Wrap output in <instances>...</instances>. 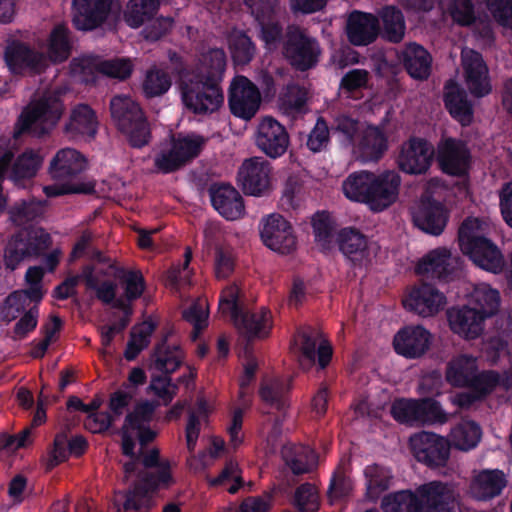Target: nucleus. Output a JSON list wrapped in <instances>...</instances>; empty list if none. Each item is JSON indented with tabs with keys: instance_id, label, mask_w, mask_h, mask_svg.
I'll use <instances>...</instances> for the list:
<instances>
[{
	"instance_id": "8",
	"label": "nucleus",
	"mask_w": 512,
	"mask_h": 512,
	"mask_svg": "<svg viewBox=\"0 0 512 512\" xmlns=\"http://www.w3.org/2000/svg\"><path fill=\"white\" fill-rule=\"evenodd\" d=\"M110 112L118 130L132 148H143L151 140L150 123L139 103L129 96L116 95L110 101Z\"/></svg>"
},
{
	"instance_id": "5",
	"label": "nucleus",
	"mask_w": 512,
	"mask_h": 512,
	"mask_svg": "<svg viewBox=\"0 0 512 512\" xmlns=\"http://www.w3.org/2000/svg\"><path fill=\"white\" fill-rule=\"evenodd\" d=\"M488 225L480 218L467 217L458 230V243L464 255L479 268L498 274L505 266L498 246L485 234Z\"/></svg>"
},
{
	"instance_id": "3",
	"label": "nucleus",
	"mask_w": 512,
	"mask_h": 512,
	"mask_svg": "<svg viewBox=\"0 0 512 512\" xmlns=\"http://www.w3.org/2000/svg\"><path fill=\"white\" fill-rule=\"evenodd\" d=\"M51 245L52 237L43 228L31 226L20 229L5 246V267L14 271L22 262L44 256L43 264L49 272H53L60 262L61 251L55 249L45 255Z\"/></svg>"
},
{
	"instance_id": "39",
	"label": "nucleus",
	"mask_w": 512,
	"mask_h": 512,
	"mask_svg": "<svg viewBox=\"0 0 512 512\" xmlns=\"http://www.w3.org/2000/svg\"><path fill=\"white\" fill-rule=\"evenodd\" d=\"M475 372L474 361L467 355H461L448 363L446 380L454 387H470Z\"/></svg>"
},
{
	"instance_id": "55",
	"label": "nucleus",
	"mask_w": 512,
	"mask_h": 512,
	"mask_svg": "<svg viewBox=\"0 0 512 512\" xmlns=\"http://www.w3.org/2000/svg\"><path fill=\"white\" fill-rule=\"evenodd\" d=\"M508 385L507 379H502L501 374L495 370H487L474 374L470 387L482 396L492 393L498 386Z\"/></svg>"
},
{
	"instance_id": "56",
	"label": "nucleus",
	"mask_w": 512,
	"mask_h": 512,
	"mask_svg": "<svg viewBox=\"0 0 512 512\" xmlns=\"http://www.w3.org/2000/svg\"><path fill=\"white\" fill-rule=\"evenodd\" d=\"M391 416L400 424L417 425V399L399 398L390 409Z\"/></svg>"
},
{
	"instance_id": "53",
	"label": "nucleus",
	"mask_w": 512,
	"mask_h": 512,
	"mask_svg": "<svg viewBox=\"0 0 512 512\" xmlns=\"http://www.w3.org/2000/svg\"><path fill=\"white\" fill-rule=\"evenodd\" d=\"M6 64H42L46 57L20 43L10 44L5 52Z\"/></svg>"
},
{
	"instance_id": "7",
	"label": "nucleus",
	"mask_w": 512,
	"mask_h": 512,
	"mask_svg": "<svg viewBox=\"0 0 512 512\" xmlns=\"http://www.w3.org/2000/svg\"><path fill=\"white\" fill-rule=\"evenodd\" d=\"M64 111V104L55 95H44L28 104L18 116L13 129V138L24 134L35 137L48 135L57 125Z\"/></svg>"
},
{
	"instance_id": "51",
	"label": "nucleus",
	"mask_w": 512,
	"mask_h": 512,
	"mask_svg": "<svg viewBox=\"0 0 512 512\" xmlns=\"http://www.w3.org/2000/svg\"><path fill=\"white\" fill-rule=\"evenodd\" d=\"M229 47L234 64H247L253 59L255 47L244 33L232 32L229 37Z\"/></svg>"
},
{
	"instance_id": "27",
	"label": "nucleus",
	"mask_w": 512,
	"mask_h": 512,
	"mask_svg": "<svg viewBox=\"0 0 512 512\" xmlns=\"http://www.w3.org/2000/svg\"><path fill=\"white\" fill-rule=\"evenodd\" d=\"M447 319L450 329L467 340L478 338L484 331L485 321L468 304L450 308L447 311Z\"/></svg>"
},
{
	"instance_id": "37",
	"label": "nucleus",
	"mask_w": 512,
	"mask_h": 512,
	"mask_svg": "<svg viewBox=\"0 0 512 512\" xmlns=\"http://www.w3.org/2000/svg\"><path fill=\"white\" fill-rule=\"evenodd\" d=\"M366 497L376 502L387 491L393 480L392 471L379 464H371L365 467Z\"/></svg>"
},
{
	"instance_id": "4",
	"label": "nucleus",
	"mask_w": 512,
	"mask_h": 512,
	"mask_svg": "<svg viewBox=\"0 0 512 512\" xmlns=\"http://www.w3.org/2000/svg\"><path fill=\"white\" fill-rule=\"evenodd\" d=\"M87 168V160L83 154L73 148L59 150L52 158L49 174L56 181L44 188L48 197L69 194L92 195L95 193L93 181L82 180V174Z\"/></svg>"
},
{
	"instance_id": "29",
	"label": "nucleus",
	"mask_w": 512,
	"mask_h": 512,
	"mask_svg": "<svg viewBox=\"0 0 512 512\" xmlns=\"http://www.w3.org/2000/svg\"><path fill=\"white\" fill-rule=\"evenodd\" d=\"M298 335L301 342L300 350L304 360L308 362L309 366H312L317 361L319 368L325 369L333 355L331 344L323 340L317 347L321 334L311 327L299 331Z\"/></svg>"
},
{
	"instance_id": "41",
	"label": "nucleus",
	"mask_w": 512,
	"mask_h": 512,
	"mask_svg": "<svg viewBox=\"0 0 512 512\" xmlns=\"http://www.w3.org/2000/svg\"><path fill=\"white\" fill-rule=\"evenodd\" d=\"M207 139L199 134L190 133V134H177L172 135L170 143L180 155V159L186 165L191 162L193 159L197 158L202 152Z\"/></svg>"
},
{
	"instance_id": "43",
	"label": "nucleus",
	"mask_w": 512,
	"mask_h": 512,
	"mask_svg": "<svg viewBox=\"0 0 512 512\" xmlns=\"http://www.w3.org/2000/svg\"><path fill=\"white\" fill-rule=\"evenodd\" d=\"M464 82L469 93L475 98H483L492 92L488 66H464Z\"/></svg>"
},
{
	"instance_id": "17",
	"label": "nucleus",
	"mask_w": 512,
	"mask_h": 512,
	"mask_svg": "<svg viewBox=\"0 0 512 512\" xmlns=\"http://www.w3.org/2000/svg\"><path fill=\"white\" fill-rule=\"evenodd\" d=\"M290 143L286 128L271 116L264 117L257 127L256 145L269 158L285 154Z\"/></svg>"
},
{
	"instance_id": "11",
	"label": "nucleus",
	"mask_w": 512,
	"mask_h": 512,
	"mask_svg": "<svg viewBox=\"0 0 512 512\" xmlns=\"http://www.w3.org/2000/svg\"><path fill=\"white\" fill-rule=\"evenodd\" d=\"M462 261L445 247L435 248L420 258L415 273L427 279L448 283L461 273Z\"/></svg>"
},
{
	"instance_id": "2",
	"label": "nucleus",
	"mask_w": 512,
	"mask_h": 512,
	"mask_svg": "<svg viewBox=\"0 0 512 512\" xmlns=\"http://www.w3.org/2000/svg\"><path fill=\"white\" fill-rule=\"evenodd\" d=\"M385 512H455V494L451 484L430 481L412 490L389 493L382 499Z\"/></svg>"
},
{
	"instance_id": "62",
	"label": "nucleus",
	"mask_w": 512,
	"mask_h": 512,
	"mask_svg": "<svg viewBox=\"0 0 512 512\" xmlns=\"http://www.w3.org/2000/svg\"><path fill=\"white\" fill-rule=\"evenodd\" d=\"M483 3L496 21L512 29V0H483Z\"/></svg>"
},
{
	"instance_id": "33",
	"label": "nucleus",
	"mask_w": 512,
	"mask_h": 512,
	"mask_svg": "<svg viewBox=\"0 0 512 512\" xmlns=\"http://www.w3.org/2000/svg\"><path fill=\"white\" fill-rule=\"evenodd\" d=\"M500 303L499 291L485 283L476 285L468 300V305L477 311L484 321L498 313Z\"/></svg>"
},
{
	"instance_id": "6",
	"label": "nucleus",
	"mask_w": 512,
	"mask_h": 512,
	"mask_svg": "<svg viewBox=\"0 0 512 512\" xmlns=\"http://www.w3.org/2000/svg\"><path fill=\"white\" fill-rule=\"evenodd\" d=\"M142 464L147 469L156 468V471L143 474L142 485L126 493L123 506L118 507L117 512H149L152 507L149 491L168 487L172 482L170 463L160 459L158 449H152L143 455Z\"/></svg>"
},
{
	"instance_id": "23",
	"label": "nucleus",
	"mask_w": 512,
	"mask_h": 512,
	"mask_svg": "<svg viewBox=\"0 0 512 512\" xmlns=\"http://www.w3.org/2000/svg\"><path fill=\"white\" fill-rule=\"evenodd\" d=\"M448 219V210L433 197H423L413 213L415 226L433 236H439L444 231Z\"/></svg>"
},
{
	"instance_id": "20",
	"label": "nucleus",
	"mask_w": 512,
	"mask_h": 512,
	"mask_svg": "<svg viewBox=\"0 0 512 512\" xmlns=\"http://www.w3.org/2000/svg\"><path fill=\"white\" fill-rule=\"evenodd\" d=\"M340 252L355 268H362L371 262V249L368 237L354 227L342 228L337 234Z\"/></svg>"
},
{
	"instance_id": "38",
	"label": "nucleus",
	"mask_w": 512,
	"mask_h": 512,
	"mask_svg": "<svg viewBox=\"0 0 512 512\" xmlns=\"http://www.w3.org/2000/svg\"><path fill=\"white\" fill-rule=\"evenodd\" d=\"M289 392L290 385L278 378L263 381L259 388L261 400L280 412L286 410L289 406Z\"/></svg>"
},
{
	"instance_id": "42",
	"label": "nucleus",
	"mask_w": 512,
	"mask_h": 512,
	"mask_svg": "<svg viewBox=\"0 0 512 512\" xmlns=\"http://www.w3.org/2000/svg\"><path fill=\"white\" fill-rule=\"evenodd\" d=\"M481 438V428L474 421H462L450 432V444L458 450L469 451L477 446Z\"/></svg>"
},
{
	"instance_id": "52",
	"label": "nucleus",
	"mask_w": 512,
	"mask_h": 512,
	"mask_svg": "<svg viewBox=\"0 0 512 512\" xmlns=\"http://www.w3.org/2000/svg\"><path fill=\"white\" fill-rule=\"evenodd\" d=\"M293 505L299 512H317L320 508L317 488L309 482L299 485L294 493Z\"/></svg>"
},
{
	"instance_id": "63",
	"label": "nucleus",
	"mask_w": 512,
	"mask_h": 512,
	"mask_svg": "<svg viewBox=\"0 0 512 512\" xmlns=\"http://www.w3.org/2000/svg\"><path fill=\"white\" fill-rule=\"evenodd\" d=\"M330 140L329 128L323 117H319L308 135L306 146L314 153L324 149Z\"/></svg>"
},
{
	"instance_id": "35",
	"label": "nucleus",
	"mask_w": 512,
	"mask_h": 512,
	"mask_svg": "<svg viewBox=\"0 0 512 512\" xmlns=\"http://www.w3.org/2000/svg\"><path fill=\"white\" fill-rule=\"evenodd\" d=\"M98 129V121L94 110L87 104H79L71 111L65 131L71 134L86 135L94 138Z\"/></svg>"
},
{
	"instance_id": "60",
	"label": "nucleus",
	"mask_w": 512,
	"mask_h": 512,
	"mask_svg": "<svg viewBox=\"0 0 512 512\" xmlns=\"http://www.w3.org/2000/svg\"><path fill=\"white\" fill-rule=\"evenodd\" d=\"M155 329L153 323H149L145 329L139 331L138 334H131V339L127 342L124 357L127 361L135 360L143 349L149 345V338Z\"/></svg>"
},
{
	"instance_id": "48",
	"label": "nucleus",
	"mask_w": 512,
	"mask_h": 512,
	"mask_svg": "<svg viewBox=\"0 0 512 512\" xmlns=\"http://www.w3.org/2000/svg\"><path fill=\"white\" fill-rule=\"evenodd\" d=\"M308 93L307 90L298 84H288L280 95L281 108L287 114H302L307 108Z\"/></svg>"
},
{
	"instance_id": "21",
	"label": "nucleus",
	"mask_w": 512,
	"mask_h": 512,
	"mask_svg": "<svg viewBox=\"0 0 512 512\" xmlns=\"http://www.w3.org/2000/svg\"><path fill=\"white\" fill-rule=\"evenodd\" d=\"M431 339V333L423 326L407 325L394 335L393 348L398 355L417 359L427 352Z\"/></svg>"
},
{
	"instance_id": "9",
	"label": "nucleus",
	"mask_w": 512,
	"mask_h": 512,
	"mask_svg": "<svg viewBox=\"0 0 512 512\" xmlns=\"http://www.w3.org/2000/svg\"><path fill=\"white\" fill-rule=\"evenodd\" d=\"M238 297V288L229 287L220 297L219 309L231 314L235 325L249 340L268 337L273 327L271 311L266 307H261L257 312L244 310Z\"/></svg>"
},
{
	"instance_id": "40",
	"label": "nucleus",
	"mask_w": 512,
	"mask_h": 512,
	"mask_svg": "<svg viewBox=\"0 0 512 512\" xmlns=\"http://www.w3.org/2000/svg\"><path fill=\"white\" fill-rule=\"evenodd\" d=\"M42 157L33 149H26L11 163L10 179L14 182L29 180L36 176L42 165Z\"/></svg>"
},
{
	"instance_id": "44",
	"label": "nucleus",
	"mask_w": 512,
	"mask_h": 512,
	"mask_svg": "<svg viewBox=\"0 0 512 512\" xmlns=\"http://www.w3.org/2000/svg\"><path fill=\"white\" fill-rule=\"evenodd\" d=\"M159 0H130L124 11V20L132 28L150 21L156 14Z\"/></svg>"
},
{
	"instance_id": "14",
	"label": "nucleus",
	"mask_w": 512,
	"mask_h": 512,
	"mask_svg": "<svg viewBox=\"0 0 512 512\" xmlns=\"http://www.w3.org/2000/svg\"><path fill=\"white\" fill-rule=\"evenodd\" d=\"M433 156L434 149L428 140L412 136L402 143L397 165L406 174L421 175L431 167Z\"/></svg>"
},
{
	"instance_id": "12",
	"label": "nucleus",
	"mask_w": 512,
	"mask_h": 512,
	"mask_svg": "<svg viewBox=\"0 0 512 512\" xmlns=\"http://www.w3.org/2000/svg\"><path fill=\"white\" fill-rule=\"evenodd\" d=\"M410 448L415 459L429 468L446 466L451 444L448 439L433 432L422 431L410 437Z\"/></svg>"
},
{
	"instance_id": "1",
	"label": "nucleus",
	"mask_w": 512,
	"mask_h": 512,
	"mask_svg": "<svg viewBox=\"0 0 512 512\" xmlns=\"http://www.w3.org/2000/svg\"><path fill=\"white\" fill-rule=\"evenodd\" d=\"M179 67V89L186 109L195 115L216 112L224 102L220 82L225 66Z\"/></svg>"
},
{
	"instance_id": "19",
	"label": "nucleus",
	"mask_w": 512,
	"mask_h": 512,
	"mask_svg": "<svg viewBox=\"0 0 512 512\" xmlns=\"http://www.w3.org/2000/svg\"><path fill=\"white\" fill-rule=\"evenodd\" d=\"M401 181V176L394 170L374 173L368 206L370 210L382 212L394 204L399 196Z\"/></svg>"
},
{
	"instance_id": "16",
	"label": "nucleus",
	"mask_w": 512,
	"mask_h": 512,
	"mask_svg": "<svg viewBox=\"0 0 512 512\" xmlns=\"http://www.w3.org/2000/svg\"><path fill=\"white\" fill-rule=\"evenodd\" d=\"M271 165L260 157L246 159L238 171V183L244 194L263 196L271 187Z\"/></svg>"
},
{
	"instance_id": "30",
	"label": "nucleus",
	"mask_w": 512,
	"mask_h": 512,
	"mask_svg": "<svg viewBox=\"0 0 512 512\" xmlns=\"http://www.w3.org/2000/svg\"><path fill=\"white\" fill-rule=\"evenodd\" d=\"M388 149V139L378 127L368 126L362 133L354 150L362 162H377Z\"/></svg>"
},
{
	"instance_id": "59",
	"label": "nucleus",
	"mask_w": 512,
	"mask_h": 512,
	"mask_svg": "<svg viewBox=\"0 0 512 512\" xmlns=\"http://www.w3.org/2000/svg\"><path fill=\"white\" fill-rule=\"evenodd\" d=\"M173 146L161 149L154 157V166L162 174H170L181 169L185 164L179 157Z\"/></svg>"
},
{
	"instance_id": "47",
	"label": "nucleus",
	"mask_w": 512,
	"mask_h": 512,
	"mask_svg": "<svg viewBox=\"0 0 512 512\" xmlns=\"http://www.w3.org/2000/svg\"><path fill=\"white\" fill-rule=\"evenodd\" d=\"M448 415L439 401L431 397L417 399V425L444 424Z\"/></svg>"
},
{
	"instance_id": "49",
	"label": "nucleus",
	"mask_w": 512,
	"mask_h": 512,
	"mask_svg": "<svg viewBox=\"0 0 512 512\" xmlns=\"http://www.w3.org/2000/svg\"><path fill=\"white\" fill-rule=\"evenodd\" d=\"M44 207L40 201L21 200L16 202L9 209V218L13 224L17 226L25 225L29 222L35 221L43 214Z\"/></svg>"
},
{
	"instance_id": "31",
	"label": "nucleus",
	"mask_w": 512,
	"mask_h": 512,
	"mask_svg": "<svg viewBox=\"0 0 512 512\" xmlns=\"http://www.w3.org/2000/svg\"><path fill=\"white\" fill-rule=\"evenodd\" d=\"M378 20L369 13L354 11L347 22V35L354 45H367L377 36Z\"/></svg>"
},
{
	"instance_id": "13",
	"label": "nucleus",
	"mask_w": 512,
	"mask_h": 512,
	"mask_svg": "<svg viewBox=\"0 0 512 512\" xmlns=\"http://www.w3.org/2000/svg\"><path fill=\"white\" fill-rule=\"evenodd\" d=\"M231 113L242 120H251L261 104V93L257 85L245 76L233 79L228 95Z\"/></svg>"
},
{
	"instance_id": "25",
	"label": "nucleus",
	"mask_w": 512,
	"mask_h": 512,
	"mask_svg": "<svg viewBox=\"0 0 512 512\" xmlns=\"http://www.w3.org/2000/svg\"><path fill=\"white\" fill-rule=\"evenodd\" d=\"M244 2L259 23L261 37L266 47L274 48L281 34L274 13L276 0H244Z\"/></svg>"
},
{
	"instance_id": "22",
	"label": "nucleus",
	"mask_w": 512,
	"mask_h": 512,
	"mask_svg": "<svg viewBox=\"0 0 512 512\" xmlns=\"http://www.w3.org/2000/svg\"><path fill=\"white\" fill-rule=\"evenodd\" d=\"M446 298L435 286L427 282L415 285L403 300L404 307L422 317L437 314L444 306Z\"/></svg>"
},
{
	"instance_id": "46",
	"label": "nucleus",
	"mask_w": 512,
	"mask_h": 512,
	"mask_svg": "<svg viewBox=\"0 0 512 512\" xmlns=\"http://www.w3.org/2000/svg\"><path fill=\"white\" fill-rule=\"evenodd\" d=\"M313 456V451L303 445L285 446L282 450L285 464L295 475L305 474L310 471V458Z\"/></svg>"
},
{
	"instance_id": "24",
	"label": "nucleus",
	"mask_w": 512,
	"mask_h": 512,
	"mask_svg": "<svg viewBox=\"0 0 512 512\" xmlns=\"http://www.w3.org/2000/svg\"><path fill=\"white\" fill-rule=\"evenodd\" d=\"M174 334L173 327L167 328L156 343L151 355L154 368L163 374L174 373L183 364L186 356L179 343L169 342Z\"/></svg>"
},
{
	"instance_id": "34",
	"label": "nucleus",
	"mask_w": 512,
	"mask_h": 512,
	"mask_svg": "<svg viewBox=\"0 0 512 512\" xmlns=\"http://www.w3.org/2000/svg\"><path fill=\"white\" fill-rule=\"evenodd\" d=\"M286 52L300 58L301 64H314L319 61L320 49L318 43L314 39L303 35L300 29L296 27L289 28Z\"/></svg>"
},
{
	"instance_id": "45",
	"label": "nucleus",
	"mask_w": 512,
	"mask_h": 512,
	"mask_svg": "<svg viewBox=\"0 0 512 512\" xmlns=\"http://www.w3.org/2000/svg\"><path fill=\"white\" fill-rule=\"evenodd\" d=\"M172 85V79L168 72L152 66L146 71L142 82V92L147 99L159 97L167 93Z\"/></svg>"
},
{
	"instance_id": "58",
	"label": "nucleus",
	"mask_w": 512,
	"mask_h": 512,
	"mask_svg": "<svg viewBox=\"0 0 512 512\" xmlns=\"http://www.w3.org/2000/svg\"><path fill=\"white\" fill-rule=\"evenodd\" d=\"M69 41L67 29L57 26L51 33L49 41V60L52 62L65 61L69 55Z\"/></svg>"
},
{
	"instance_id": "54",
	"label": "nucleus",
	"mask_w": 512,
	"mask_h": 512,
	"mask_svg": "<svg viewBox=\"0 0 512 512\" xmlns=\"http://www.w3.org/2000/svg\"><path fill=\"white\" fill-rule=\"evenodd\" d=\"M352 490V481L346 475L345 468L339 464L334 470L327 489V497L331 504L347 497Z\"/></svg>"
},
{
	"instance_id": "64",
	"label": "nucleus",
	"mask_w": 512,
	"mask_h": 512,
	"mask_svg": "<svg viewBox=\"0 0 512 512\" xmlns=\"http://www.w3.org/2000/svg\"><path fill=\"white\" fill-rule=\"evenodd\" d=\"M171 374L154 376L148 386V390L162 399L165 404L172 401L176 394L177 385L172 383Z\"/></svg>"
},
{
	"instance_id": "57",
	"label": "nucleus",
	"mask_w": 512,
	"mask_h": 512,
	"mask_svg": "<svg viewBox=\"0 0 512 512\" xmlns=\"http://www.w3.org/2000/svg\"><path fill=\"white\" fill-rule=\"evenodd\" d=\"M236 256L228 246H217L214 253V272L217 279H227L235 269Z\"/></svg>"
},
{
	"instance_id": "36",
	"label": "nucleus",
	"mask_w": 512,
	"mask_h": 512,
	"mask_svg": "<svg viewBox=\"0 0 512 512\" xmlns=\"http://www.w3.org/2000/svg\"><path fill=\"white\" fill-rule=\"evenodd\" d=\"M373 177L374 173L366 170L350 174L342 184L344 195L351 201L369 206Z\"/></svg>"
},
{
	"instance_id": "32",
	"label": "nucleus",
	"mask_w": 512,
	"mask_h": 512,
	"mask_svg": "<svg viewBox=\"0 0 512 512\" xmlns=\"http://www.w3.org/2000/svg\"><path fill=\"white\" fill-rule=\"evenodd\" d=\"M507 485L503 471L483 470L471 482V492L477 500L487 501L499 496Z\"/></svg>"
},
{
	"instance_id": "15",
	"label": "nucleus",
	"mask_w": 512,
	"mask_h": 512,
	"mask_svg": "<svg viewBox=\"0 0 512 512\" xmlns=\"http://www.w3.org/2000/svg\"><path fill=\"white\" fill-rule=\"evenodd\" d=\"M260 236L264 245L282 255L292 253L296 249V236L293 227L280 214H270L266 217Z\"/></svg>"
},
{
	"instance_id": "61",
	"label": "nucleus",
	"mask_w": 512,
	"mask_h": 512,
	"mask_svg": "<svg viewBox=\"0 0 512 512\" xmlns=\"http://www.w3.org/2000/svg\"><path fill=\"white\" fill-rule=\"evenodd\" d=\"M312 227L315 240L323 248L328 247L332 242L334 232L329 215L326 212H317L312 219Z\"/></svg>"
},
{
	"instance_id": "28",
	"label": "nucleus",
	"mask_w": 512,
	"mask_h": 512,
	"mask_svg": "<svg viewBox=\"0 0 512 512\" xmlns=\"http://www.w3.org/2000/svg\"><path fill=\"white\" fill-rule=\"evenodd\" d=\"M111 0H74L73 23L79 30H91L108 16Z\"/></svg>"
},
{
	"instance_id": "10",
	"label": "nucleus",
	"mask_w": 512,
	"mask_h": 512,
	"mask_svg": "<svg viewBox=\"0 0 512 512\" xmlns=\"http://www.w3.org/2000/svg\"><path fill=\"white\" fill-rule=\"evenodd\" d=\"M436 161L442 173L460 179H469L472 155L467 144L458 138L447 137L437 146Z\"/></svg>"
},
{
	"instance_id": "50",
	"label": "nucleus",
	"mask_w": 512,
	"mask_h": 512,
	"mask_svg": "<svg viewBox=\"0 0 512 512\" xmlns=\"http://www.w3.org/2000/svg\"><path fill=\"white\" fill-rule=\"evenodd\" d=\"M384 36L392 42H399L405 34L404 17L395 7H386L381 13Z\"/></svg>"
},
{
	"instance_id": "26",
	"label": "nucleus",
	"mask_w": 512,
	"mask_h": 512,
	"mask_svg": "<svg viewBox=\"0 0 512 512\" xmlns=\"http://www.w3.org/2000/svg\"><path fill=\"white\" fill-rule=\"evenodd\" d=\"M209 195L213 208L225 219L232 221L243 216L244 201L233 186L229 184L211 185Z\"/></svg>"
},
{
	"instance_id": "18",
	"label": "nucleus",
	"mask_w": 512,
	"mask_h": 512,
	"mask_svg": "<svg viewBox=\"0 0 512 512\" xmlns=\"http://www.w3.org/2000/svg\"><path fill=\"white\" fill-rule=\"evenodd\" d=\"M442 100L451 118L462 127H468L473 123L474 103L455 79L450 78L444 83Z\"/></svg>"
}]
</instances>
